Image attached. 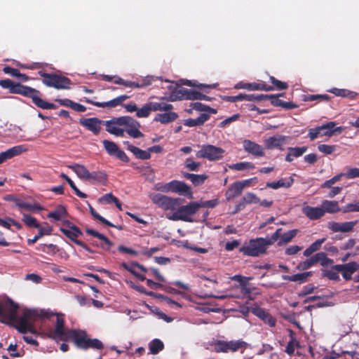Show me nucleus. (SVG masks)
I'll return each instance as SVG.
<instances>
[{"instance_id": "54", "label": "nucleus", "mask_w": 359, "mask_h": 359, "mask_svg": "<svg viewBox=\"0 0 359 359\" xmlns=\"http://www.w3.org/2000/svg\"><path fill=\"white\" fill-rule=\"evenodd\" d=\"M22 221L29 227L39 228L41 226L34 217L27 214H23Z\"/></svg>"}, {"instance_id": "31", "label": "nucleus", "mask_w": 359, "mask_h": 359, "mask_svg": "<svg viewBox=\"0 0 359 359\" xmlns=\"http://www.w3.org/2000/svg\"><path fill=\"white\" fill-rule=\"evenodd\" d=\"M27 149L25 148L23 145H18L15 146L12 148L7 149L5 151L1 152L4 156V160L6 161L8 159H11L13 157L21 154L23 152H25Z\"/></svg>"}, {"instance_id": "11", "label": "nucleus", "mask_w": 359, "mask_h": 359, "mask_svg": "<svg viewBox=\"0 0 359 359\" xmlns=\"http://www.w3.org/2000/svg\"><path fill=\"white\" fill-rule=\"evenodd\" d=\"M53 313L54 315H53V316H56V323L52 337L62 341H67V337L69 335V332H70V330H66L65 327L64 315L62 313ZM50 317H52V316L48 318L49 319Z\"/></svg>"}, {"instance_id": "25", "label": "nucleus", "mask_w": 359, "mask_h": 359, "mask_svg": "<svg viewBox=\"0 0 359 359\" xmlns=\"http://www.w3.org/2000/svg\"><path fill=\"white\" fill-rule=\"evenodd\" d=\"M39 229V233L34 236L33 238H29L27 240V244L29 245H34L39 238L45 235H50L53 231V228L47 223H46V226H40Z\"/></svg>"}, {"instance_id": "28", "label": "nucleus", "mask_w": 359, "mask_h": 359, "mask_svg": "<svg viewBox=\"0 0 359 359\" xmlns=\"http://www.w3.org/2000/svg\"><path fill=\"white\" fill-rule=\"evenodd\" d=\"M71 84L72 81L69 78L57 74L52 87L56 89H68Z\"/></svg>"}, {"instance_id": "58", "label": "nucleus", "mask_w": 359, "mask_h": 359, "mask_svg": "<svg viewBox=\"0 0 359 359\" xmlns=\"http://www.w3.org/2000/svg\"><path fill=\"white\" fill-rule=\"evenodd\" d=\"M241 292L244 297L250 300H253L255 297L251 292V288L249 287L245 283H241Z\"/></svg>"}, {"instance_id": "41", "label": "nucleus", "mask_w": 359, "mask_h": 359, "mask_svg": "<svg viewBox=\"0 0 359 359\" xmlns=\"http://www.w3.org/2000/svg\"><path fill=\"white\" fill-rule=\"evenodd\" d=\"M298 232V229H292L284 233L278 241V245L281 246L290 243L297 236Z\"/></svg>"}, {"instance_id": "32", "label": "nucleus", "mask_w": 359, "mask_h": 359, "mask_svg": "<svg viewBox=\"0 0 359 359\" xmlns=\"http://www.w3.org/2000/svg\"><path fill=\"white\" fill-rule=\"evenodd\" d=\"M243 190L241 189L240 184L237 182L231 184L225 193V196L227 201L240 196L242 194Z\"/></svg>"}, {"instance_id": "33", "label": "nucleus", "mask_w": 359, "mask_h": 359, "mask_svg": "<svg viewBox=\"0 0 359 359\" xmlns=\"http://www.w3.org/2000/svg\"><path fill=\"white\" fill-rule=\"evenodd\" d=\"M177 118L178 114L177 113L169 111L167 113L157 114L154 121H158L163 124H166L175 121Z\"/></svg>"}, {"instance_id": "29", "label": "nucleus", "mask_w": 359, "mask_h": 359, "mask_svg": "<svg viewBox=\"0 0 359 359\" xmlns=\"http://www.w3.org/2000/svg\"><path fill=\"white\" fill-rule=\"evenodd\" d=\"M293 182V177H290L288 180L280 179L276 182H267L266 184V187L271 188L273 189H278L281 187L289 188L292 185Z\"/></svg>"}, {"instance_id": "42", "label": "nucleus", "mask_w": 359, "mask_h": 359, "mask_svg": "<svg viewBox=\"0 0 359 359\" xmlns=\"http://www.w3.org/2000/svg\"><path fill=\"white\" fill-rule=\"evenodd\" d=\"M326 241V238L318 239L313 243L309 248H307L303 252L305 257L311 256L313 252L319 250L322 244Z\"/></svg>"}, {"instance_id": "13", "label": "nucleus", "mask_w": 359, "mask_h": 359, "mask_svg": "<svg viewBox=\"0 0 359 359\" xmlns=\"http://www.w3.org/2000/svg\"><path fill=\"white\" fill-rule=\"evenodd\" d=\"M333 269L339 271L343 278L348 281L352 279V275L359 271V264L356 262H351L344 264H336L332 266Z\"/></svg>"}, {"instance_id": "36", "label": "nucleus", "mask_w": 359, "mask_h": 359, "mask_svg": "<svg viewBox=\"0 0 359 359\" xmlns=\"http://www.w3.org/2000/svg\"><path fill=\"white\" fill-rule=\"evenodd\" d=\"M322 208L325 212L336 213L341 210L339 203L336 201L325 200L322 202Z\"/></svg>"}, {"instance_id": "1", "label": "nucleus", "mask_w": 359, "mask_h": 359, "mask_svg": "<svg viewBox=\"0 0 359 359\" xmlns=\"http://www.w3.org/2000/svg\"><path fill=\"white\" fill-rule=\"evenodd\" d=\"M0 86L4 89H8L11 93L19 94L31 98L33 103L41 109H53L57 108L55 104L42 100L41 92L32 87L14 82L9 79L0 80Z\"/></svg>"}, {"instance_id": "21", "label": "nucleus", "mask_w": 359, "mask_h": 359, "mask_svg": "<svg viewBox=\"0 0 359 359\" xmlns=\"http://www.w3.org/2000/svg\"><path fill=\"white\" fill-rule=\"evenodd\" d=\"M196 92L197 91L195 90L188 89L184 87H180L174 91V93L176 98L180 100H195Z\"/></svg>"}, {"instance_id": "2", "label": "nucleus", "mask_w": 359, "mask_h": 359, "mask_svg": "<svg viewBox=\"0 0 359 359\" xmlns=\"http://www.w3.org/2000/svg\"><path fill=\"white\" fill-rule=\"evenodd\" d=\"M54 315L53 312L50 310L41 309H25L21 316H17L16 319L13 323L16 324L15 328L22 334H26L29 332H35L34 323L39 318H49Z\"/></svg>"}, {"instance_id": "35", "label": "nucleus", "mask_w": 359, "mask_h": 359, "mask_svg": "<svg viewBox=\"0 0 359 359\" xmlns=\"http://www.w3.org/2000/svg\"><path fill=\"white\" fill-rule=\"evenodd\" d=\"M107 180V174L103 171L89 172L86 180L92 183H104Z\"/></svg>"}, {"instance_id": "52", "label": "nucleus", "mask_w": 359, "mask_h": 359, "mask_svg": "<svg viewBox=\"0 0 359 359\" xmlns=\"http://www.w3.org/2000/svg\"><path fill=\"white\" fill-rule=\"evenodd\" d=\"M103 146L110 156H114L119 149L118 146L112 141L104 140L102 142Z\"/></svg>"}, {"instance_id": "17", "label": "nucleus", "mask_w": 359, "mask_h": 359, "mask_svg": "<svg viewBox=\"0 0 359 359\" xmlns=\"http://www.w3.org/2000/svg\"><path fill=\"white\" fill-rule=\"evenodd\" d=\"M252 313L264 321V323L270 327H275L276 320L269 313L266 312L264 309L259 306L252 308Z\"/></svg>"}, {"instance_id": "3", "label": "nucleus", "mask_w": 359, "mask_h": 359, "mask_svg": "<svg viewBox=\"0 0 359 359\" xmlns=\"http://www.w3.org/2000/svg\"><path fill=\"white\" fill-rule=\"evenodd\" d=\"M68 340L73 341L77 348L84 350L88 348L101 350L104 347L102 342L99 339H88L85 332H79L76 330H70L67 337V341Z\"/></svg>"}, {"instance_id": "49", "label": "nucleus", "mask_w": 359, "mask_h": 359, "mask_svg": "<svg viewBox=\"0 0 359 359\" xmlns=\"http://www.w3.org/2000/svg\"><path fill=\"white\" fill-rule=\"evenodd\" d=\"M39 75L43 78L42 82L48 87H52L54 83L55 78L57 74H48L42 71L38 72Z\"/></svg>"}, {"instance_id": "14", "label": "nucleus", "mask_w": 359, "mask_h": 359, "mask_svg": "<svg viewBox=\"0 0 359 359\" xmlns=\"http://www.w3.org/2000/svg\"><path fill=\"white\" fill-rule=\"evenodd\" d=\"M358 224V220L345 222L342 223L337 222H329L327 228L333 233L342 232L348 233L353 231L354 226Z\"/></svg>"}, {"instance_id": "22", "label": "nucleus", "mask_w": 359, "mask_h": 359, "mask_svg": "<svg viewBox=\"0 0 359 359\" xmlns=\"http://www.w3.org/2000/svg\"><path fill=\"white\" fill-rule=\"evenodd\" d=\"M124 144L127 145V149L132 152L136 158L141 160H148L151 158V154L147 150H142L131 144L129 142H124Z\"/></svg>"}, {"instance_id": "6", "label": "nucleus", "mask_w": 359, "mask_h": 359, "mask_svg": "<svg viewBox=\"0 0 359 359\" xmlns=\"http://www.w3.org/2000/svg\"><path fill=\"white\" fill-rule=\"evenodd\" d=\"M117 123L119 126H123L124 133L126 132L131 137L139 138L144 136L140 130V123L131 116H120L117 120Z\"/></svg>"}, {"instance_id": "40", "label": "nucleus", "mask_w": 359, "mask_h": 359, "mask_svg": "<svg viewBox=\"0 0 359 359\" xmlns=\"http://www.w3.org/2000/svg\"><path fill=\"white\" fill-rule=\"evenodd\" d=\"M190 107H192L197 111L208 113L210 116V114H216L217 112V109L211 108L210 107L202 104L201 102H192L190 104Z\"/></svg>"}, {"instance_id": "18", "label": "nucleus", "mask_w": 359, "mask_h": 359, "mask_svg": "<svg viewBox=\"0 0 359 359\" xmlns=\"http://www.w3.org/2000/svg\"><path fill=\"white\" fill-rule=\"evenodd\" d=\"M243 149L246 152L251 154L255 156L262 157L265 154L262 146L250 140H245L243 142Z\"/></svg>"}, {"instance_id": "30", "label": "nucleus", "mask_w": 359, "mask_h": 359, "mask_svg": "<svg viewBox=\"0 0 359 359\" xmlns=\"http://www.w3.org/2000/svg\"><path fill=\"white\" fill-rule=\"evenodd\" d=\"M312 276V271H306L302 273H297L292 276L283 275L282 278L285 280L292 282H299V283H305L308 277Z\"/></svg>"}, {"instance_id": "43", "label": "nucleus", "mask_w": 359, "mask_h": 359, "mask_svg": "<svg viewBox=\"0 0 359 359\" xmlns=\"http://www.w3.org/2000/svg\"><path fill=\"white\" fill-rule=\"evenodd\" d=\"M15 206L28 211L41 210L43 209L39 204H30L20 199H15Z\"/></svg>"}, {"instance_id": "5", "label": "nucleus", "mask_w": 359, "mask_h": 359, "mask_svg": "<svg viewBox=\"0 0 359 359\" xmlns=\"http://www.w3.org/2000/svg\"><path fill=\"white\" fill-rule=\"evenodd\" d=\"M198 206L197 202H190L186 205L180 206L171 215L167 216V218L172 221H184L192 222L191 216L197 212Z\"/></svg>"}, {"instance_id": "59", "label": "nucleus", "mask_w": 359, "mask_h": 359, "mask_svg": "<svg viewBox=\"0 0 359 359\" xmlns=\"http://www.w3.org/2000/svg\"><path fill=\"white\" fill-rule=\"evenodd\" d=\"M315 264H316V262H315L314 256L313 255L309 259L299 263V264L297 265V269L299 270L304 271V270H306V269H309L311 266H312L313 265H315Z\"/></svg>"}, {"instance_id": "44", "label": "nucleus", "mask_w": 359, "mask_h": 359, "mask_svg": "<svg viewBox=\"0 0 359 359\" xmlns=\"http://www.w3.org/2000/svg\"><path fill=\"white\" fill-rule=\"evenodd\" d=\"M149 348L151 354L156 355L164 349V344L159 339H154L149 342Z\"/></svg>"}, {"instance_id": "39", "label": "nucleus", "mask_w": 359, "mask_h": 359, "mask_svg": "<svg viewBox=\"0 0 359 359\" xmlns=\"http://www.w3.org/2000/svg\"><path fill=\"white\" fill-rule=\"evenodd\" d=\"M84 101L87 103L91 104L94 106L98 107H109V108H114L118 105H120L118 100L117 97L108 101V102H95L91 100L89 98H85Z\"/></svg>"}, {"instance_id": "20", "label": "nucleus", "mask_w": 359, "mask_h": 359, "mask_svg": "<svg viewBox=\"0 0 359 359\" xmlns=\"http://www.w3.org/2000/svg\"><path fill=\"white\" fill-rule=\"evenodd\" d=\"M117 118H113L111 120L104 121V125L106 126V130L117 137H123L124 136V129L118 127Z\"/></svg>"}, {"instance_id": "53", "label": "nucleus", "mask_w": 359, "mask_h": 359, "mask_svg": "<svg viewBox=\"0 0 359 359\" xmlns=\"http://www.w3.org/2000/svg\"><path fill=\"white\" fill-rule=\"evenodd\" d=\"M269 81L273 84V90H286L288 88V84L286 82L281 81L276 79L274 76H271L269 77Z\"/></svg>"}, {"instance_id": "37", "label": "nucleus", "mask_w": 359, "mask_h": 359, "mask_svg": "<svg viewBox=\"0 0 359 359\" xmlns=\"http://www.w3.org/2000/svg\"><path fill=\"white\" fill-rule=\"evenodd\" d=\"M68 168L72 169L80 179L87 180L89 171L84 165L75 163L68 165Z\"/></svg>"}, {"instance_id": "16", "label": "nucleus", "mask_w": 359, "mask_h": 359, "mask_svg": "<svg viewBox=\"0 0 359 359\" xmlns=\"http://www.w3.org/2000/svg\"><path fill=\"white\" fill-rule=\"evenodd\" d=\"M288 139L289 137L285 135H273L264 140V145L268 149H282V147L287 142Z\"/></svg>"}, {"instance_id": "27", "label": "nucleus", "mask_w": 359, "mask_h": 359, "mask_svg": "<svg viewBox=\"0 0 359 359\" xmlns=\"http://www.w3.org/2000/svg\"><path fill=\"white\" fill-rule=\"evenodd\" d=\"M327 92L331 93L337 97H348L351 100L355 99L358 95L357 93L354 91L349 90L348 89L337 88L329 89L327 90Z\"/></svg>"}, {"instance_id": "34", "label": "nucleus", "mask_w": 359, "mask_h": 359, "mask_svg": "<svg viewBox=\"0 0 359 359\" xmlns=\"http://www.w3.org/2000/svg\"><path fill=\"white\" fill-rule=\"evenodd\" d=\"M182 175L184 177L189 180L196 187L203 184L208 179V175H196L189 172H183Z\"/></svg>"}, {"instance_id": "63", "label": "nucleus", "mask_w": 359, "mask_h": 359, "mask_svg": "<svg viewBox=\"0 0 359 359\" xmlns=\"http://www.w3.org/2000/svg\"><path fill=\"white\" fill-rule=\"evenodd\" d=\"M200 166L199 162H195L191 158H188L185 161V167L191 171H197Z\"/></svg>"}, {"instance_id": "24", "label": "nucleus", "mask_w": 359, "mask_h": 359, "mask_svg": "<svg viewBox=\"0 0 359 359\" xmlns=\"http://www.w3.org/2000/svg\"><path fill=\"white\" fill-rule=\"evenodd\" d=\"M210 116L208 113H202L197 118H188L184 122V124L188 127H194L203 126L205 122L209 120Z\"/></svg>"}, {"instance_id": "51", "label": "nucleus", "mask_w": 359, "mask_h": 359, "mask_svg": "<svg viewBox=\"0 0 359 359\" xmlns=\"http://www.w3.org/2000/svg\"><path fill=\"white\" fill-rule=\"evenodd\" d=\"M330 100V97L327 94L320 95H305L304 100L306 102H328Z\"/></svg>"}, {"instance_id": "19", "label": "nucleus", "mask_w": 359, "mask_h": 359, "mask_svg": "<svg viewBox=\"0 0 359 359\" xmlns=\"http://www.w3.org/2000/svg\"><path fill=\"white\" fill-rule=\"evenodd\" d=\"M86 232L88 235H90L93 237H95V238H97L98 239H100L102 241V243L100 245H97V244H95V245L96 246H100L104 250H107V251L109 250L111 247L113 245V243L107 236H105L104 234H102V233L97 232V231H95L94 229H92L90 228H86Z\"/></svg>"}, {"instance_id": "56", "label": "nucleus", "mask_w": 359, "mask_h": 359, "mask_svg": "<svg viewBox=\"0 0 359 359\" xmlns=\"http://www.w3.org/2000/svg\"><path fill=\"white\" fill-rule=\"evenodd\" d=\"M337 272V271L333 269V268L332 267L331 270H323L322 276L323 277L327 278L329 280L339 281L340 278Z\"/></svg>"}, {"instance_id": "64", "label": "nucleus", "mask_w": 359, "mask_h": 359, "mask_svg": "<svg viewBox=\"0 0 359 359\" xmlns=\"http://www.w3.org/2000/svg\"><path fill=\"white\" fill-rule=\"evenodd\" d=\"M342 212L344 213L359 212V200L355 203H348L342 208Z\"/></svg>"}, {"instance_id": "61", "label": "nucleus", "mask_w": 359, "mask_h": 359, "mask_svg": "<svg viewBox=\"0 0 359 359\" xmlns=\"http://www.w3.org/2000/svg\"><path fill=\"white\" fill-rule=\"evenodd\" d=\"M215 351L217 353H227V341L218 340L214 344Z\"/></svg>"}, {"instance_id": "38", "label": "nucleus", "mask_w": 359, "mask_h": 359, "mask_svg": "<svg viewBox=\"0 0 359 359\" xmlns=\"http://www.w3.org/2000/svg\"><path fill=\"white\" fill-rule=\"evenodd\" d=\"M67 214V210L65 206L59 205L56 207L55 210L48 213V217L53 219L55 221H60L62 218L65 217Z\"/></svg>"}, {"instance_id": "12", "label": "nucleus", "mask_w": 359, "mask_h": 359, "mask_svg": "<svg viewBox=\"0 0 359 359\" xmlns=\"http://www.w3.org/2000/svg\"><path fill=\"white\" fill-rule=\"evenodd\" d=\"M0 316L10 323H13L18 316L19 306L9 299L5 304H1Z\"/></svg>"}, {"instance_id": "55", "label": "nucleus", "mask_w": 359, "mask_h": 359, "mask_svg": "<svg viewBox=\"0 0 359 359\" xmlns=\"http://www.w3.org/2000/svg\"><path fill=\"white\" fill-rule=\"evenodd\" d=\"M197 205L198 206V209L200 208H214L216 207L219 203V201L218 198L212 199L210 201H196Z\"/></svg>"}, {"instance_id": "8", "label": "nucleus", "mask_w": 359, "mask_h": 359, "mask_svg": "<svg viewBox=\"0 0 359 359\" xmlns=\"http://www.w3.org/2000/svg\"><path fill=\"white\" fill-rule=\"evenodd\" d=\"M158 190L162 192H173L180 195H190L192 197L191 188L184 182L178 180H172L165 183L158 188Z\"/></svg>"}, {"instance_id": "45", "label": "nucleus", "mask_w": 359, "mask_h": 359, "mask_svg": "<svg viewBox=\"0 0 359 359\" xmlns=\"http://www.w3.org/2000/svg\"><path fill=\"white\" fill-rule=\"evenodd\" d=\"M247 343L243 340L227 341V353L229 351L236 352L241 348L245 349Z\"/></svg>"}, {"instance_id": "47", "label": "nucleus", "mask_w": 359, "mask_h": 359, "mask_svg": "<svg viewBox=\"0 0 359 359\" xmlns=\"http://www.w3.org/2000/svg\"><path fill=\"white\" fill-rule=\"evenodd\" d=\"M60 177L65 180L66 182L69 184L70 187L73 189L75 194L81 198H86L87 195L83 192H81L76 186L74 182L65 173H62L60 175Z\"/></svg>"}, {"instance_id": "15", "label": "nucleus", "mask_w": 359, "mask_h": 359, "mask_svg": "<svg viewBox=\"0 0 359 359\" xmlns=\"http://www.w3.org/2000/svg\"><path fill=\"white\" fill-rule=\"evenodd\" d=\"M102 123H104L103 121L96 117L82 118L79 120V123L81 126L91 131L95 135H97L100 132L101 124Z\"/></svg>"}, {"instance_id": "50", "label": "nucleus", "mask_w": 359, "mask_h": 359, "mask_svg": "<svg viewBox=\"0 0 359 359\" xmlns=\"http://www.w3.org/2000/svg\"><path fill=\"white\" fill-rule=\"evenodd\" d=\"M255 168V164L252 162H240L229 165V168L234 170H250Z\"/></svg>"}, {"instance_id": "7", "label": "nucleus", "mask_w": 359, "mask_h": 359, "mask_svg": "<svg viewBox=\"0 0 359 359\" xmlns=\"http://www.w3.org/2000/svg\"><path fill=\"white\" fill-rule=\"evenodd\" d=\"M224 153L225 151L221 147L212 144H205L202 146L201 149L196 152V157L213 161L222 158Z\"/></svg>"}, {"instance_id": "4", "label": "nucleus", "mask_w": 359, "mask_h": 359, "mask_svg": "<svg viewBox=\"0 0 359 359\" xmlns=\"http://www.w3.org/2000/svg\"><path fill=\"white\" fill-rule=\"evenodd\" d=\"M270 244L265 238H257L250 239L248 243H245L240 248L239 252L245 256L259 257L266 252Z\"/></svg>"}, {"instance_id": "9", "label": "nucleus", "mask_w": 359, "mask_h": 359, "mask_svg": "<svg viewBox=\"0 0 359 359\" xmlns=\"http://www.w3.org/2000/svg\"><path fill=\"white\" fill-rule=\"evenodd\" d=\"M154 203L165 210H175L180 205L182 199L174 198L161 194H154L151 197Z\"/></svg>"}, {"instance_id": "60", "label": "nucleus", "mask_w": 359, "mask_h": 359, "mask_svg": "<svg viewBox=\"0 0 359 359\" xmlns=\"http://www.w3.org/2000/svg\"><path fill=\"white\" fill-rule=\"evenodd\" d=\"M243 201L246 203V204H257L259 202V198L257 196L256 194L252 192H248L243 198Z\"/></svg>"}, {"instance_id": "23", "label": "nucleus", "mask_w": 359, "mask_h": 359, "mask_svg": "<svg viewBox=\"0 0 359 359\" xmlns=\"http://www.w3.org/2000/svg\"><path fill=\"white\" fill-rule=\"evenodd\" d=\"M304 214L311 220H316L325 215V210L322 208L306 206L303 208Z\"/></svg>"}, {"instance_id": "57", "label": "nucleus", "mask_w": 359, "mask_h": 359, "mask_svg": "<svg viewBox=\"0 0 359 359\" xmlns=\"http://www.w3.org/2000/svg\"><path fill=\"white\" fill-rule=\"evenodd\" d=\"M88 208H89L90 214L95 219L99 220L102 224H103L106 226H112V223H111L109 221H108L107 219H106L105 218H104L103 217L100 215L90 204H88Z\"/></svg>"}, {"instance_id": "48", "label": "nucleus", "mask_w": 359, "mask_h": 359, "mask_svg": "<svg viewBox=\"0 0 359 359\" xmlns=\"http://www.w3.org/2000/svg\"><path fill=\"white\" fill-rule=\"evenodd\" d=\"M158 78L153 76H147L142 80L141 82L133 81L132 88H141L145 86H148L152 83L153 81L157 80Z\"/></svg>"}, {"instance_id": "46", "label": "nucleus", "mask_w": 359, "mask_h": 359, "mask_svg": "<svg viewBox=\"0 0 359 359\" xmlns=\"http://www.w3.org/2000/svg\"><path fill=\"white\" fill-rule=\"evenodd\" d=\"M313 256L316 264L319 262L323 266H327L334 262L333 259L328 258L327 254L324 252H318Z\"/></svg>"}, {"instance_id": "62", "label": "nucleus", "mask_w": 359, "mask_h": 359, "mask_svg": "<svg viewBox=\"0 0 359 359\" xmlns=\"http://www.w3.org/2000/svg\"><path fill=\"white\" fill-rule=\"evenodd\" d=\"M318 149L326 154H332L336 150V146L334 145H327V144H320L318 146Z\"/></svg>"}, {"instance_id": "10", "label": "nucleus", "mask_w": 359, "mask_h": 359, "mask_svg": "<svg viewBox=\"0 0 359 359\" xmlns=\"http://www.w3.org/2000/svg\"><path fill=\"white\" fill-rule=\"evenodd\" d=\"M335 126L334 122L330 121L321 126L316 127L315 128H311L309 132V137L311 140H314L319 136H332L335 131L341 132V128H334Z\"/></svg>"}, {"instance_id": "26", "label": "nucleus", "mask_w": 359, "mask_h": 359, "mask_svg": "<svg viewBox=\"0 0 359 359\" xmlns=\"http://www.w3.org/2000/svg\"><path fill=\"white\" fill-rule=\"evenodd\" d=\"M307 147H288V153L285 156V161L287 162H292L294 158L302 156L307 151Z\"/></svg>"}]
</instances>
